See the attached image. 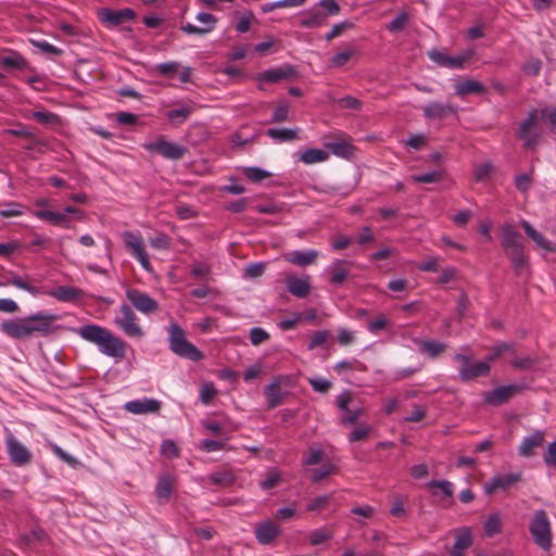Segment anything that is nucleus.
I'll return each mask as SVG.
<instances>
[{
	"label": "nucleus",
	"mask_w": 556,
	"mask_h": 556,
	"mask_svg": "<svg viewBox=\"0 0 556 556\" xmlns=\"http://www.w3.org/2000/svg\"><path fill=\"white\" fill-rule=\"evenodd\" d=\"M169 349L179 357L193 362L204 357L203 353L186 339L185 331L177 325L170 324L167 328Z\"/></svg>",
	"instance_id": "3"
},
{
	"label": "nucleus",
	"mask_w": 556,
	"mask_h": 556,
	"mask_svg": "<svg viewBox=\"0 0 556 556\" xmlns=\"http://www.w3.org/2000/svg\"><path fill=\"white\" fill-rule=\"evenodd\" d=\"M195 20L203 24V26H195L193 24L187 23L181 26V30L188 35H199L203 36L211 33L216 24L217 17L211 13L200 12L197 14Z\"/></svg>",
	"instance_id": "13"
},
{
	"label": "nucleus",
	"mask_w": 556,
	"mask_h": 556,
	"mask_svg": "<svg viewBox=\"0 0 556 556\" xmlns=\"http://www.w3.org/2000/svg\"><path fill=\"white\" fill-rule=\"evenodd\" d=\"M472 544V535L468 528L457 530L455 542L448 556H464V552Z\"/></svg>",
	"instance_id": "22"
},
{
	"label": "nucleus",
	"mask_w": 556,
	"mask_h": 556,
	"mask_svg": "<svg viewBox=\"0 0 556 556\" xmlns=\"http://www.w3.org/2000/svg\"><path fill=\"white\" fill-rule=\"evenodd\" d=\"M521 480V475L519 472L508 473V475H498L493 477L490 481L484 484V492L486 494H492L495 491L502 489L506 490Z\"/></svg>",
	"instance_id": "17"
},
{
	"label": "nucleus",
	"mask_w": 556,
	"mask_h": 556,
	"mask_svg": "<svg viewBox=\"0 0 556 556\" xmlns=\"http://www.w3.org/2000/svg\"><path fill=\"white\" fill-rule=\"evenodd\" d=\"M372 431V427L367 424H361L349 434L350 442H357L366 440L369 433Z\"/></svg>",
	"instance_id": "47"
},
{
	"label": "nucleus",
	"mask_w": 556,
	"mask_h": 556,
	"mask_svg": "<svg viewBox=\"0 0 556 556\" xmlns=\"http://www.w3.org/2000/svg\"><path fill=\"white\" fill-rule=\"evenodd\" d=\"M422 111L429 119H442L454 113L452 105L440 102H430L422 108Z\"/></svg>",
	"instance_id": "25"
},
{
	"label": "nucleus",
	"mask_w": 556,
	"mask_h": 556,
	"mask_svg": "<svg viewBox=\"0 0 556 556\" xmlns=\"http://www.w3.org/2000/svg\"><path fill=\"white\" fill-rule=\"evenodd\" d=\"M330 333L328 330H320V331H317L315 332L312 338H311V341L308 343V350H314L320 345H323L329 338Z\"/></svg>",
	"instance_id": "60"
},
{
	"label": "nucleus",
	"mask_w": 556,
	"mask_h": 556,
	"mask_svg": "<svg viewBox=\"0 0 556 556\" xmlns=\"http://www.w3.org/2000/svg\"><path fill=\"white\" fill-rule=\"evenodd\" d=\"M473 50H465L457 55H448L446 68L462 70L471 60Z\"/></svg>",
	"instance_id": "36"
},
{
	"label": "nucleus",
	"mask_w": 556,
	"mask_h": 556,
	"mask_svg": "<svg viewBox=\"0 0 556 556\" xmlns=\"http://www.w3.org/2000/svg\"><path fill=\"white\" fill-rule=\"evenodd\" d=\"M207 479L220 486H229L235 482V476L229 470H222L211 473Z\"/></svg>",
	"instance_id": "41"
},
{
	"label": "nucleus",
	"mask_w": 556,
	"mask_h": 556,
	"mask_svg": "<svg viewBox=\"0 0 556 556\" xmlns=\"http://www.w3.org/2000/svg\"><path fill=\"white\" fill-rule=\"evenodd\" d=\"M540 117L545 121L552 132L556 134V108L555 109H541Z\"/></svg>",
	"instance_id": "53"
},
{
	"label": "nucleus",
	"mask_w": 556,
	"mask_h": 556,
	"mask_svg": "<svg viewBox=\"0 0 556 556\" xmlns=\"http://www.w3.org/2000/svg\"><path fill=\"white\" fill-rule=\"evenodd\" d=\"M429 59L441 67H446L448 54L446 50L432 49L428 51Z\"/></svg>",
	"instance_id": "55"
},
{
	"label": "nucleus",
	"mask_w": 556,
	"mask_h": 556,
	"mask_svg": "<svg viewBox=\"0 0 556 556\" xmlns=\"http://www.w3.org/2000/svg\"><path fill=\"white\" fill-rule=\"evenodd\" d=\"M417 343L419 351L431 358L438 357L447 348L445 343L435 340H418Z\"/></svg>",
	"instance_id": "30"
},
{
	"label": "nucleus",
	"mask_w": 556,
	"mask_h": 556,
	"mask_svg": "<svg viewBox=\"0 0 556 556\" xmlns=\"http://www.w3.org/2000/svg\"><path fill=\"white\" fill-rule=\"evenodd\" d=\"M327 148L332 154L341 157L352 156L355 150L353 144L348 140L330 142L327 144Z\"/></svg>",
	"instance_id": "34"
},
{
	"label": "nucleus",
	"mask_w": 556,
	"mask_h": 556,
	"mask_svg": "<svg viewBox=\"0 0 556 556\" xmlns=\"http://www.w3.org/2000/svg\"><path fill=\"white\" fill-rule=\"evenodd\" d=\"M243 174L251 181L258 182L269 176V173L258 167H245Z\"/></svg>",
	"instance_id": "56"
},
{
	"label": "nucleus",
	"mask_w": 556,
	"mask_h": 556,
	"mask_svg": "<svg viewBox=\"0 0 556 556\" xmlns=\"http://www.w3.org/2000/svg\"><path fill=\"white\" fill-rule=\"evenodd\" d=\"M515 345L513 343L508 342H502L496 344L492 349V353L486 356V362L490 364L491 362L495 361L497 357H500L502 354L506 352H514Z\"/></svg>",
	"instance_id": "50"
},
{
	"label": "nucleus",
	"mask_w": 556,
	"mask_h": 556,
	"mask_svg": "<svg viewBox=\"0 0 556 556\" xmlns=\"http://www.w3.org/2000/svg\"><path fill=\"white\" fill-rule=\"evenodd\" d=\"M33 117L41 124L45 125H56L60 122V117L49 111H36L33 113Z\"/></svg>",
	"instance_id": "48"
},
{
	"label": "nucleus",
	"mask_w": 556,
	"mask_h": 556,
	"mask_svg": "<svg viewBox=\"0 0 556 556\" xmlns=\"http://www.w3.org/2000/svg\"><path fill=\"white\" fill-rule=\"evenodd\" d=\"M333 536V531L330 528L323 527L313 530L309 535L308 540L312 545H319L324 542L329 541Z\"/></svg>",
	"instance_id": "40"
},
{
	"label": "nucleus",
	"mask_w": 556,
	"mask_h": 556,
	"mask_svg": "<svg viewBox=\"0 0 556 556\" xmlns=\"http://www.w3.org/2000/svg\"><path fill=\"white\" fill-rule=\"evenodd\" d=\"M407 501L408 497L406 495H394L392 506L390 508V515L395 518H405L407 516V509L405 508Z\"/></svg>",
	"instance_id": "38"
},
{
	"label": "nucleus",
	"mask_w": 556,
	"mask_h": 556,
	"mask_svg": "<svg viewBox=\"0 0 556 556\" xmlns=\"http://www.w3.org/2000/svg\"><path fill=\"white\" fill-rule=\"evenodd\" d=\"M60 315L39 312L21 318L3 320L0 330L8 337L15 340H25L36 334L49 336L61 329L56 325Z\"/></svg>",
	"instance_id": "1"
},
{
	"label": "nucleus",
	"mask_w": 556,
	"mask_h": 556,
	"mask_svg": "<svg viewBox=\"0 0 556 556\" xmlns=\"http://www.w3.org/2000/svg\"><path fill=\"white\" fill-rule=\"evenodd\" d=\"M486 91L484 85L476 79H465L456 83L455 93L459 97L467 94H482Z\"/></svg>",
	"instance_id": "27"
},
{
	"label": "nucleus",
	"mask_w": 556,
	"mask_h": 556,
	"mask_svg": "<svg viewBox=\"0 0 556 556\" xmlns=\"http://www.w3.org/2000/svg\"><path fill=\"white\" fill-rule=\"evenodd\" d=\"M502 528V519L497 513L490 515L483 523V531L488 538H492L495 534L501 533Z\"/></svg>",
	"instance_id": "35"
},
{
	"label": "nucleus",
	"mask_w": 556,
	"mask_h": 556,
	"mask_svg": "<svg viewBox=\"0 0 556 556\" xmlns=\"http://www.w3.org/2000/svg\"><path fill=\"white\" fill-rule=\"evenodd\" d=\"M48 294L61 302H74L79 300L84 292L74 287L61 286L49 291Z\"/></svg>",
	"instance_id": "26"
},
{
	"label": "nucleus",
	"mask_w": 556,
	"mask_h": 556,
	"mask_svg": "<svg viewBox=\"0 0 556 556\" xmlns=\"http://www.w3.org/2000/svg\"><path fill=\"white\" fill-rule=\"evenodd\" d=\"M192 113V109L190 106H181L179 109H174L167 112V118L176 124L184 123L189 115Z\"/></svg>",
	"instance_id": "44"
},
{
	"label": "nucleus",
	"mask_w": 556,
	"mask_h": 556,
	"mask_svg": "<svg viewBox=\"0 0 556 556\" xmlns=\"http://www.w3.org/2000/svg\"><path fill=\"white\" fill-rule=\"evenodd\" d=\"M521 227L523 228L527 236L533 240L540 249L544 250L545 252L556 253V243L544 238L543 235L535 230L529 222L522 220Z\"/></svg>",
	"instance_id": "19"
},
{
	"label": "nucleus",
	"mask_w": 556,
	"mask_h": 556,
	"mask_svg": "<svg viewBox=\"0 0 556 556\" xmlns=\"http://www.w3.org/2000/svg\"><path fill=\"white\" fill-rule=\"evenodd\" d=\"M10 283L15 286L18 289H22V290H25V291L29 292L33 295L40 294V291H39V289L37 287L26 282L25 280H23L18 276H13V278L10 281Z\"/></svg>",
	"instance_id": "58"
},
{
	"label": "nucleus",
	"mask_w": 556,
	"mask_h": 556,
	"mask_svg": "<svg viewBox=\"0 0 556 556\" xmlns=\"http://www.w3.org/2000/svg\"><path fill=\"white\" fill-rule=\"evenodd\" d=\"M136 12L132 9L125 8L121 10L102 9L99 12L100 21L108 27H115L125 22L134 21Z\"/></svg>",
	"instance_id": "11"
},
{
	"label": "nucleus",
	"mask_w": 556,
	"mask_h": 556,
	"mask_svg": "<svg viewBox=\"0 0 556 556\" xmlns=\"http://www.w3.org/2000/svg\"><path fill=\"white\" fill-rule=\"evenodd\" d=\"M328 159V153L319 149H308L300 154V161L305 164L324 162Z\"/></svg>",
	"instance_id": "39"
},
{
	"label": "nucleus",
	"mask_w": 556,
	"mask_h": 556,
	"mask_svg": "<svg viewBox=\"0 0 556 556\" xmlns=\"http://www.w3.org/2000/svg\"><path fill=\"white\" fill-rule=\"evenodd\" d=\"M493 172V165L490 162L482 163L478 165L475 169V179L477 181H482L486 179L491 173Z\"/></svg>",
	"instance_id": "61"
},
{
	"label": "nucleus",
	"mask_w": 556,
	"mask_h": 556,
	"mask_svg": "<svg viewBox=\"0 0 556 556\" xmlns=\"http://www.w3.org/2000/svg\"><path fill=\"white\" fill-rule=\"evenodd\" d=\"M544 443V432L543 431H534L529 437H526L520 446L519 454L525 457H529L533 455L534 450L536 447L542 446Z\"/></svg>",
	"instance_id": "24"
},
{
	"label": "nucleus",
	"mask_w": 556,
	"mask_h": 556,
	"mask_svg": "<svg viewBox=\"0 0 556 556\" xmlns=\"http://www.w3.org/2000/svg\"><path fill=\"white\" fill-rule=\"evenodd\" d=\"M544 134L541 125L540 111L531 110L527 117L520 123L517 130V138L523 141V148L528 150L535 149Z\"/></svg>",
	"instance_id": "4"
},
{
	"label": "nucleus",
	"mask_w": 556,
	"mask_h": 556,
	"mask_svg": "<svg viewBox=\"0 0 556 556\" xmlns=\"http://www.w3.org/2000/svg\"><path fill=\"white\" fill-rule=\"evenodd\" d=\"M355 54V50L353 48L344 49L338 53H336L330 59V66L331 67H342L344 66L350 59Z\"/></svg>",
	"instance_id": "42"
},
{
	"label": "nucleus",
	"mask_w": 556,
	"mask_h": 556,
	"mask_svg": "<svg viewBox=\"0 0 556 556\" xmlns=\"http://www.w3.org/2000/svg\"><path fill=\"white\" fill-rule=\"evenodd\" d=\"M521 227L523 228L527 236L533 240L540 249L544 250L545 252L556 253V243L544 238L543 235L535 230L529 222L522 220Z\"/></svg>",
	"instance_id": "20"
},
{
	"label": "nucleus",
	"mask_w": 556,
	"mask_h": 556,
	"mask_svg": "<svg viewBox=\"0 0 556 556\" xmlns=\"http://www.w3.org/2000/svg\"><path fill=\"white\" fill-rule=\"evenodd\" d=\"M443 178V172L442 170H433L420 175H412L410 179L414 182H420V184H433L438 182Z\"/></svg>",
	"instance_id": "46"
},
{
	"label": "nucleus",
	"mask_w": 556,
	"mask_h": 556,
	"mask_svg": "<svg viewBox=\"0 0 556 556\" xmlns=\"http://www.w3.org/2000/svg\"><path fill=\"white\" fill-rule=\"evenodd\" d=\"M278 535V527L271 521H264L255 528V536L261 544H269Z\"/></svg>",
	"instance_id": "28"
},
{
	"label": "nucleus",
	"mask_w": 556,
	"mask_h": 556,
	"mask_svg": "<svg viewBox=\"0 0 556 556\" xmlns=\"http://www.w3.org/2000/svg\"><path fill=\"white\" fill-rule=\"evenodd\" d=\"M426 488L428 489H440L443 495L447 498H451L454 493V485L452 482L447 480H431L426 483Z\"/></svg>",
	"instance_id": "45"
},
{
	"label": "nucleus",
	"mask_w": 556,
	"mask_h": 556,
	"mask_svg": "<svg viewBox=\"0 0 556 556\" xmlns=\"http://www.w3.org/2000/svg\"><path fill=\"white\" fill-rule=\"evenodd\" d=\"M501 245L505 254L520 250L523 247L520 235L511 224H504L501 228Z\"/></svg>",
	"instance_id": "15"
},
{
	"label": "nucleus",
	"mask_w": 556,
	"mask_h": 556,
	"mask_svg": "<svg viewBox=\"0 0 556 556\" xmlns=\"http://www.w3.org/2000/svg\"><path fill=\"white\" fill-rule=\"evenodd\" d=\"M149 243L152 248L159 250H168L170 247L169 238L164 233H160L154 238H151Z\"/></svg>",
	"instance_id": "63"
},
{
	"label": "nucleus",
	"mask_w": 556,
	"mask_h": 556,
	"mask_svg": "<svg viewBox=\"0 0 556 556\" xmlns=\"http://www.w3.org/2000/svg\"><path fill=\"white\" fill-rule=\"evenodd\" d=\"M124 408L136 415L157 413L161 408V402L155 399L144 397L125 403Z\"/></svg>",
	"instance_id": "16"
},
{
	"label": "nucleus",
	"mask_w": 556,
	"mask_h": 556,
	"mask_svg": "<svg viewBox=\"0 0 556 556\" xmlns=\"http://www.w3.org/2000/svg\"><path fill=\"white\" fill-rule=\"evenodd\" d=\"M541 68L542 61L538 58H530L522 65V72L529 76H538Z\"/></svg>",
	"instance_id": "51"
},
{
	"label": "nucleus",
	"mask_w": 556,
	"mask_h": 556,
	"mask_svg": "<svg viewBox=\"0 0 556 556\" xmlns=\"http://www.w3.org/2000/svg\"><path fill=\"white\" fill-rule=\"evenodd\" d=\"M4 443L9 458L13 465L23 467L31 463V452L22 442H20L13 433H7Z\"/></svg>",
	"instance_id": "9"
},
{
	"label": "nucleus",
	"mask_w": 556,
	"mask_h": 556,
	"mask_svg": "<svg viewBox=\"0 0 556 556\" xmlns=\"http://www.w3.org/2000/svg\"><path fill=\"white\" fill-rule=\"evenodd\" d=\"M287 290L298 299L306 298L312 291L311 277L288 275L285 279Z\"/></svg>",
	"instance_id": "14"
},
{
	"label": "nucleus",
	"mask_w": 556,
	"mask_h": 556,
	"mask_svg": "<svg viewBox=\"0 0 556 556\" xmlns=\"http://www.w3.org/2000/svg\"><path fill=\"white\" fill-rule=\"evenodd\" d=\"M348 261L337 260L332 263L330 267L331 277L330 283L333 286H340L344 282L346 277L349 276V270L344 267V265H350Z\"/></svg>",
	"instance_id": "31"
},
{
	"label": "nucleus",
	"mask_w": 556,
	"mask_h": 556,
	"mask_svg": "<svg viewBox=\"0 0 556 556\" xmlns=\"http://www.w3.org/2000/svg\"><path fill=\"white\" fill-rule=\"evenodd\" d=\"M0 63L5 68L24 70L27 66L26 59L16 51H11L8 55L1 58Z\"/></svg>",
	"instance_id": "33"
},
{
	"label": "nucleus",
	"mask_w": 556,
	"mask_h": 556,
	"mask_svg": "<svg viewBox=\"0 0 556 556\" xmlns=\"http://www.w3.org/2000/svg\"><path fill=\"white\" fill-rule=\"evenodd\" d=\"M84 340L96 344L99 351L110 357H125L126 343L106 328L98 325H86L76 331Z\"/></svg>",
	"instance_id": "2"
},
{
	"label": "nucleus",
	"mask_w": 556,
	"mask_h": 556,
	"mask_svg": "<svg viewBox=\"0 0 556 556\" xmlns=\"http://www.w3.org/2000/svg\"><path fill=\"white\" fill-rule=\"evenodd\" d=\"M326 14L321 11H313L307 13L303 18L300 21V25L302 27H319L326 23Z\"/></svg>",
	"instance_id": "37"
},
{
	"label": "nucleus",
	"mask_w": 556,
	"mask_h": 556,
	"mask_svg": "<svg viewBox=\"0 0 556 556\" xmlns=\"http://www.w3.org/2000/svg\"><path fill=\"white\" fill-rule=\"evenodd\" d=\"M31 45L47 54L61 55L63 53L62 49L51 45L46 40H31Z\"/></svg>",
	"instance_id": "52"
},
{
	"label": "nucleus",
	"mask_w": 556,
	"mask_h": 556,
	"mask_svg": "<svg viewBox=\"0 0 556 556\" xmlns=\"http://www.w3.org/2000/svg\"><path fill=\"white\" fill-rule=\"evenodd\" d=\"M511 263V267L517 276L529 275V256L525 253V248L506 254Z\"/></svg>",
	"instance_id": "21"
},
{
	"label": "nucleus",
	"mask_w": 556,
	"mask_h": 556,
	"mask_svg": "<svg viewBox=\"0 0 556 556\" xmlns=\"http://www.w3.org/2000/svg\"><path fill=\"white\" fill-rule=\"evenodd\" d=\"M529 529L534 542L544 551H548L552 545L551 526L544 510H536L534 513Z\"/></svg>",
	"instance_id": "6"
},
{
	"label": "nucleus",
	"mask_w": 556,
	"mask_h": 556,
	"mask_svg": "<svg viewBox=\"0 0 556 556\" xmlns=\"http://www.w3.org/2000/svg\"><path fill=\"white\" fill-rule=\"evenodd\" d=\"M408 20V14L406 12H401L396 17H394L390 24L388 25V29L390 31H399L404 28L405 23Z\"/></svg>",
	"instance_id": "64"
},
{
	"label": "nucleus",
	"mask_w": 556,
	"mask_h": 556,
	"mask_svg": "<svg viewBox=\"0 0 556 556\" xmlns=\"http://www.w3.org/2000/svg\"><path fill=\"white\" fill-rule=\"evenodd\" d=\"M126 299L129 303L142 314L155 313L159 309V303L149 294L134 288L125 291Z\"/></svg>",
	"instance_id": "10"
},
{
	"label": "nucleus",
	"mask_w": 556,
	"mask_h": 556,
	"mask_svg": "<svg viewBox=\"0 0 556 556\" xmlns=\"http://www.w3.org/2000/svg\"><path fill=\"white\" fill-rule=\"evenodd\" d=\"M174 485V479L169 475H163L159 478L155 486V495L161 503L168 501Z\"/></svg>",
	"instance_id": "29"
},
{
	"label": "nucleus",
	"mask_w": 556,
	"mask_h": 556,
	"mask_svg": "<svg viewBox=\"0 0 556 556\" xmlns=\"http://www.w3.org/2000/svg\"><path fill=\"white\" fill-rule=\"evenodd\" d=\"M490 372V365L485 362L470 363L468 367L459 369V377L463 381H470L478 377L486 376Z\"/></svg>",
	"instance_id": "23"
},
{
	"label": "nucleus",
	"mask_w": 556,
	"mask_h": 556,
	"mask_svg": "<svg viewBox=\"0 0 556 556\" xmlns=\"http://www.w3.org/2000/svg\"><path fill=\"white\" fill-rule=\"evenodd\" d=\"M331 498H332V494L317 496L308 503L306 510L307 511L321 510L327 507V505L330 503Z\"/></svg>",
	"instance_id": "49"
},
{
	"label": "nucleus",
	"mask_w": 556,
	"mask_h": 556,
	"mask_svg": "<svg viewBox=\"0 0 556 556\" xmlns=\"http://www.w3.org/2000/svg\"><path fill=\"white\" fill-rule=\"evenodd\" d=\"M142 147L151 153H157L173 161L180 160L188 151L187 148L181 144L167 141L164 136H160L154 141L146 142Z\"/></svg>",
	"instance_id": "8"
},
{
	"label": "nucleus",
	"mask_w": 556,
	"mask_h": 556,
	"mask_svg": "<svg viewBox=\"0 0 556 556\" xmlns=\"http://www.w3.org/2000/svg\"><path fill=\"white\" fill-rule=\"evenodd\" d=\"M427 415V407L418 404L413 405V412L410 415L406 416L404 418V421L406 422H419L421 421Z\"/></svg>",
	"instance_id": "57"
},
{
	"label": "nucleus",
	"mask_w": 556,
	"mask_h": 556,
	"mask_svg": "<svg viewBox=\"0 0 556 556\" xmlns=\"http://www.w3.org/2000/svg\"><path fill=\"white\" fill-rule=\"evenodd\" d=\"M122 238L125 248L131 256L140 263L146 271L151 273L152 265L142 236L139 232L125 231L122 233Z\"/></svg>",
	"instance_id": "5"
},
{
	"label": "nucleus",
	"mask_w": 556,
	"mask_h": 556,
	"mask_svg": "<svg viewBox=\"0 0 556 556\" xmlns=\"http://www.w3.org/2000/svg\"><path fill=\"white\" fill-rule=\"evenodd\" d=\"M319 256V252L317 250H307V251H291L285 253L283 258L296 266H307L314 264Z\"/></svg>",
	"instance_id": "18"
},
{
	"label": "nucleus",
	"mask_w": 556,
	"mask_h": 556,
	"mask_svg": "<svg viewBox=\"0 0 556 556\" xmlns=\"http://www.w3.org/2000/svg\"><path fill=\"white\" fill-rule=\"evenodd\" d=\"M308 382L314 391L327 393L331 388V382L325 378H309Z\"/></svg>",
	"instance_id": "62"
},
{
	"label": "nucleus",
	"mask_w": 556,
	"mask_h": 556,
	"mask_svg": "<svg viewBox=\"0 0 556 556\" xmlns=\"http://www.w3.org/2000/svg\"><path fill=\"white\" fill-rule=\"evenodd\" d=\"M35 216L42 220H48L55 226H62L64 228H70L68 217L63 212H52V211H37L35 212Z\"/></svg>",
	"instance_id": "32"
},
{
	"label": "nucleus",
	"mask_w": 556,
	"mask_h": 556,
	"mask_svg": "<svg viewBox=\"0 0 556 556\" xmlns=\"http://www.w3.org/2000/svg\"><path fill=\"white\" fill-rule=\"evenodd\" d=\"M46 538H47L46 532L40 528H36V529L31 530L29 533L23 534L21 536V540L25 544H31L34 542H42L46 540Z\"/></svg>",
	"instance_id": "54"
},
{
	"label": "nucleus",
	"mask_w": 556,
	"mask_h": 556,
	"mask_svg": "<svg viewBox=\"0 0 556 556\" xmlns=\"http://www.w3.org/2000/svg\"><path fill=\"white\" fill-rule=\"evenodd\" d=\"M114 323L129 338L141 339L144 336V331L138 323V317L127 304L121 305L119 315L114 318Z\"/></svg>",
	"instance_id": "7"
},
{
	"label": "nucleus",
	"mask_w": 556,
	"mask_h": 556,
	"mask_svg": "<svg viewBox=\"0 0 556 556\" xmlns=\"http://www.w3.org/2000/svg\"><path fill=\"white\" fill-rule=\"evenodd\" d=\"M334 470V466L331 464H324L320 468L314 469L312 472L313 482H319Z\"/></svg>",
	"instance_id": "59"
},
{
	"label": "nucleus",
	"mask_w": 556,
	"mask_h": 556,
	"mask_svg": "<svg viewBox=\"0 0 556 556\" xmlns=\"http://www.w3.org/2000/svg\"><path fill=\"white\" fill-rule=\"evenodd\" d=\"M539 363H540V359L535 356H525V357H516L515 359H513L511 366L515 369L528 370V369H532L533 367L539 365Z\"/></svg>",
	"instance_id": "43"
},
{
	"label": "nucleus",
	"mask_w": 556,
	"mask_h": 556,
	"mask_svg": "<svg viewBox=\"0 0 556 556\" xmlns=\"http://www.w3.org/2000/svg\"><path fill=\"white\" fill-rule=\"evenodd\" d=\"M522 387L519 384H509L495 388L494 390L484 394L485 403L500 406L509 401L514 395L520 393Z\"/></svg>",
	"instance_id": "12"
}]
</instances>
